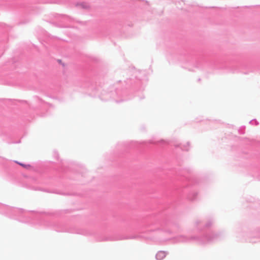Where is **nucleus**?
<instances>
[{"label": "nucleus", "mask_w": 260, "mask_h": 260, "mask_svg": "<svg viewBox=\"0 0 260 260\" xmlns=\"http://www.w3.org/2000/svg\"><path fill=\"white\" fill-rule=\"evenodd\" d=\"M16 162L24 168H28L30 167V165H25V164H22L20 162Z\"/></svg>", "instance_id": "obj_2"}, {"label": "nucleus", "mask_w": 260, "mask_h": 260, "mask_svg": "<svg viewBox=\"0 0 260 260\" xmlns=\"http://www.w3.org/2000/svg\"><path fill=\"white\" fill-rule=\"evenodd\" d=\"M57 61L59 64H61L62 66H65V64L61 60L59 59L57 60Z\"/></svg>", "instance_id": "obj_3"}, {"label": "nucleus", "mask_w": 260, "mask_h": 260, "mask_svg": "<svg viewBox=\"0 0 260 260\" xmlns=\"http://www.w3.org/2000/svg\"><path fill=\"white\" fill-rule=\"evenodd\" d=\"M156 256L157 259L160 260L165 256V253L164 252L159 251L156 254Z\"/></svg>", "instance_id": "obj_1"}]
</instances>
